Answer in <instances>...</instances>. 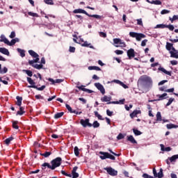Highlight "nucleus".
Here are the masks:
<instances>
[{
	"mask_svg": "<svg viewBox=\"0 0 178 178\" xmlns=\"http://www.w3.org/2000/svg\"><path fill=\"white\" fill-rule=\"evenodd\" d=\"M74 152L76 156H79V155H80V152H79V147L77 146L74 148Z\"/></svg>",
	"mask_w": 178,
	"mask_h": 178,
	"instance_id": "obj_46",
	"label": "nucleus"
},
{
	"mask_svg": "<svg viewBox=\"0 0 178 178\" xmlns=\"http://www.w3.org/2000/svg\"><path fill=\"white\" fill-rule=\"evenodd\" d=\"M24 113H26V111H24V107L20 106L19 111L17 112L16 115L18 116L19 115V116H22V115H24Z\"/></svg>",
	"mask_w": 178,
	"mask_h": 178,
	"instance_id": "obj_19",
	"label": "nucleus"
},
{
	"mask_svg": "<svg viewBox=\"0 0 178 178\" xmlns=\"http://www.w3.org/2000/svg\"><path fill=\"white\" fill-rule=\"evenodd\" d=\"M111 99H112V97L106 96V95H104L103 97L101 98L102 102H107V104L108 102H111Z\"/></svg>",
	"mask_w": 178,
	"mask_h": 178,
	"instance_id": "obj_13",
	"label": "nucleus"
},
{
	"mask_svg": "<svg viewBox=\"0 0 178 178\" xmlns=\"http://www.w3.org/2000/svg\"><path fill=\"white\" fill-rule=\"evenodd\" d=\"M88 69V70H97L98 72L101 71V68L97 66H89Z\"/></svg>",
	"mask_w": 178,
	"mask_h": 178,
	"instance_id": "obj_27",
	"label": "nucleus"
},
{
	"mask_svg": "<svg viewBox=\"0 0 178 178\" xmlns=\"http://www.w3.org/2000/svg\"><path fill=\"white\" fill-rule=\"evenodd\" d=\"M161 15H167V13H170L169 10H162L161 12Z\"/></svg>",
	"mask_w": 178,
	"mask_h": 178,
	"instance_id": "obj_54",
	"label": "nucleus"
},
{
	"mask_svg": "<svg viewBox=\"0 0 178 178\" xmlns=\"http://www.w3.org/2000/svg\"><path fill=\"white\" fill-rule=\"evenodd\" d=\"M95 116L99 119V120H104V118H102V115H99L98 111H94Z\"/></svg>",
	"mask_w": 178,
	"mask_h": 178,
	"instance_id": "obj_35",
	"label": "nucleus"
},
{
	"mask_svg": "<svg viewBox=\"0 0 178 178\" xmlns=\"http://www.w3.org/2000/svg\"><path fill=\"white\" fill-rule=\"evenodd\" d=\"M61 174L63 175V176H66L67 177H72L71 174H67V172H65V170H61Z\"/></svg>",
	"mask_w": 178,
	"mask_h": 178,
	"instance_id": "obj_51",
	"label": "nucleus"
},
{
	"mask_svg": "<svg viewBox=\"0 0 178 178\" xmlns=\"http://www.w3.org/2000/svg\"><path fill=\"white\" fill-rule=\"evenodd\" d=\"M141 114V111L140 110H134L131 114L130 118L131 119H134V118H137L138 115Z\"/></svg>",
	"mask_w": 178,
	"mask_h": 178,
	"instance_id": "obj_11",
	"label": "nucleus"
},
{
	"mask_svg": "<svg viewBox=\"0 0 178 178\" xmlns=\"http://www.w3.org/2000/svg\"><path fill=\"white\" fill-rule=\"evenodd\" d=\"M81 47H86L87 48H93L92 46H91V43H88L87 41H84L83 43H81Z\"/></svg>",
	"mask_w": 178,
	"mask_h": 178,
	"instance_id": "obj_25",
	"label": "nucleus"
},
{
	"mask_svg": "<svg viewBox=\"0 0 178 178\" xmlns=\"http://www.w3.org/2000/svg\"><path fill=\"white\" fill-rule=\"evenodd\" d=\"M176 159H178V154L173 155L169 158L170 162H176Z\"/></svg>",
	"mask_w": 178,
	"mask_h": 178,
	"instance_id": "obj_33",
	"label": "nucleus"
},
{
	"mask_svg": "<svg viewBox=\"0 0 178 178\" xmlns=\"http://www.w3.org/2000/svg\"><path fill=\"white\" fill-rule=\"evenodd\" d=\"M173 47V44L167 42L165 48L168 51H170Z\"/></svg>",
	"mask_w": 178,
	"mask_h": 178,
	"instance_id": "obj_42",
	"label": "nucleus"
},
{
	"mask_svg": "<svg viewBox=\"0 0 178 178\" xmlns=\"http://www.w3.org/2000/svg\"><path fill=\"white\" fill-rule=\"evenodd\" d=\"M33 67L35 69H37L38 70H40V69H42V67H44V65H42V64H35V65H33Z\"/></svg>",
	"mask_w": 178,
	"mask_h": 178,
	"instance_id": "obj_41",
	"label": "nucleus"
},
{
	"mask_svg": "<svg viewBox=\"0 0 178 178\" xmlns=\"http://www.w3.org/2000/svg\"><path fill=\"white\" fill-rule=\"evenodd\" d=\"M1 42H4V44H6L7 45H10V42H9V40L8 38H4L3 39L0 40Z\"/></svg>",
	"mask_w": 178,
	"mask_h": 178,
	"instance_id": "obj_39",
	"label": "nucleus"
},
{
	"mask_svg": "<svg viewBox=\"0 0 178 178\" xmlns=\"http://www.w3.org/2000/svg\"><path fill=\"white\" fill-rule=\"evenodd\" d=\"M158 178H162L163 177V170L162 168L160 169V171L157 174Z\"/></svg>",
	"mask_w": 178,
	"mask_h": 178,
	"instance_id": "obj_43",
	"label": "nucleus"
},
{
	"mask_svg": "<svg viewBox=\"0 0 178 178\" xmlns=\"http://www.w3.org/2000/svg\"><path fill=\"white\" fill-rule=\"evenodd\" d=\"M65 106H66L67 111H69V112L71 113H72V111H73V109H72V107L70 106V105H69V104H65Z\"/></svg>",
	"mask_w": 178,
	"mask_h": 178,
	"instance_id": "obj_61",
	"label": "nucleus"
},
{
	"mask_svg": "<svg viewBox=\"0 0 178 178\" xmlns=\"http://www.w3.org/2000/svg\"><path fill=\"white\" fill-rule=\"evenodd\" d=\"M35 98L36 99H44V97H43L42 96H41V95H36L35 96Z\"/></svg>",
	"mask_w": 178,
	"mask_h": 178,
	"instance_id": "obj_64",
	"label": "nucleus"
},
{
	"mask_svg": "<svg viewBox=\"0 0 178 178\" xmlns=\"http://www.w3.org/2000/svg\"><path fill=\"white\" fill-rule=\"evenodd\" d=\"M173 101H175V98H170L168 103L166 104V106H170V105L172 104V102H173Z\"/></svg>",
	"mask_w": 178,
	"mask_h": 178,
	"instance_id": "obj_50",
	"label": "nucleus"
},
{
	"mask_svg": "<svg viewBox=\"0 0 178 178\" xmlns=\"http://www.w3.org/2000/svg\"><path fill=\"white\" fill-rule=\"evenodd\" d=\"M40 155L44 158H48V156L52 155V152H45L44 153H41Z\"/></svg>",
	"mask_w": 178,
	"mask_h": 178,
	"instance_id": "obj_30",
	"label": "nucleus"
},
{
	"mask_svg": "<svg viewBox=\"0 0 178 178\" xmlns=\"http://www.w3.org/2000/svg\"><path fill=\"white\" fill-rule=\"evenodd\" d=\"M80 123L83 127H92V124L90 123V119L87 118L86 120L81 119Z\"/></svg>",
	"mask_w": 178,
	"mask_h": 178,
	"instance_id": "obj_7",
	"label": "nucleus"
},
{
	"mask_svg": "<svg viewBox=\"0 0 178 178\" xmlns=\"http://www.w3.org/2000/svg\"><path fill=\"white\" fill-rule=\"evenodd\" d=\"M99 154L102 155V156H100V159H102V160L111 159V161H115V159H116L115 156L109 154L108 152H99Z\"/></svg>",
	"mask_w": 178,
	"mask_h": 178,
	"instance_id": "obj_5",
	"label": "nucleus"
},
{
	"mask_svg": "<svg viewBox=\"0 0 178 178\" xmlns=\"http://www.w3.org/2000/svg\"><path fill=\"white\" fill-rule=\"evenodd\" d=\"M10 141H13V137H10L6 138L4 142L7 145H9V144H10Z\"/></svg>",
	"mask_w": 178,
	"mask_h": 178,
	"instance_id": "obj_40",
	"label": "nucleus"
},
{
	"mask_svg": "<svg viewBox=\"0 0 178 178\" xmlns=\"http://www.w3.org/2000/svg\"><path fill=\"white\" fill-rule=\"evenodd\" d=\"M127 56L129 59H133L134 56H136V51H134V49H129L127 51Z\"/></svg>",
	"mask_w": 178,
	"mask_h": 178,
	"instance_id": "obj_10",
	"label": "nucleus"
},
{
	"mask_svg": "<svg viewBox=\"0 0 178 178\" xmlns=\"http://www.w3.org/2000/svg\"><path fill=\"white\" fill-rule=\"evenodd\" d=\"M148 42V40L145 39L141 42V47H145L147 43Z\"/></svg>",
	"mask_w": 178,
	"mask_h": 178,
	"instance_id": "obj_52",
	"label": "nucleus"
},
{
	"mask_svg": "<svg viewBox=\"0 0 178 178\" xmlns=\"http://www.w3.org/2000/svg\"><path fill=\"white\" fill-rule=\"evenodd\" d=\"M29 16H32V17H38V14L33 12H28Z\"/></svg>",
	"mask_w": 178,
	"mask_h": 178,
	"instance_id": "obj_47",
	"label": "nucleus"
},
{
	"mask_svg": "<svg viewBox=\"0 0 178 178\" xmlns=\"http://www.w3.org/2000/svg\"><path fill=\"white\" fill-rule=\"evenodd\" d=\"M152 79L147 75L141 76L138 80V87L142 90H149L152 87Z\"/></svg>",
	"mask_w": 178,
	"mask_h": 178,
	"instance_id": "obj_1",
	"label": "nucleus"
},
{
	"mask_svg": "<svg viewBox=\"0 0 178 178\" xmlns=\"http://www.w3.org/2000/svg\"><path fill=\"white\" fill-rule=\"evenodd\" d=\"M73 13H83V15H86V16H88V17H95V19H99V20H101L102 18H104V16H101L99 15H90L88 14V13H87V11L81 8L74 10Z\"/></svg>",
	"mask_w": 178,
	"mask_h": 178,
	"instance_id": "obj_3",
	"label": "nucleus"
},
{
	"mask_svg": "<svg viewBox=\"0 0 178 178\" xmlns=\"http://www.w3.org/2000/svg\"><path fill=\"white\" fill-rule=\"evenodd\" d=\"M156 122H162V115L161 114V112L158 111L156 115Z\"/></svg>",
	"mask_w": 178,
	"mask_h": 178,
	"instance_id": "obj_26",
	"label": "nucleus"
},
{
	"mask_svg": "<svg viewBox=\"0 0 178 178\" xmlns=\"http://www.w3.org/2000/svg\"><path fill=\"white\" fill-rule=\"evenodd\" d=\"M63 115H65L64 112L57 113L54 115V119H59V118H62V116H63Z\"/></svg>",
	"mask_w": 178,
	"mask_h": 178,
	"instance_id": "obj_29",
	"label": "nucleus"
},
{
	"mask_svg": "<svg viewBox=\"0 0 178 178\" xmlns=\"http://www.w3.org/2000/svg\"><path fill=\"white\" fill-rule=\"evenodd\" d=\"M120 40H121V39H120V38H114L113 42H114V44H120Z\"/></svg>",
	"mask_w": 178,
	"mask_h": 178,
	"instance_id": "obj_59",
	"label": "nucleus"
},
{
	"mask_svg": "<svg viewBox=\"0 0 178 178\" xmlns=\"http://www.w3.org/2000/svg\"><path fill=\"white\" fill-rule=\"evenodd\" d=\"M168 95V93H163V95H159L157 97H159V99L155 101H162V99H165V97Z\"/></svg>",
	"mask_w": 178,
	"mask_h": 178,
	"instance_id": "obj_28",
	"label": "nucleus"
},
{
	"mask_svg": "<svg viewBox=\"0 0 178 178\" xmlns=\"http://www.w3.org/2000/svg\"><path fill=\"white\" fill-rule=\"evenodd\" d=\"M9 37L10 38H15V37H16V33L15 31H12Z\"/></svg>",
	"mask_w": 178,
	"mask_h": 178,
	"instance_id": "obj_63",
	"label": "nucleus"
},
{
	"mask_svg": "<svg viewBox=\"0 0 178 178\" xmlns=\"http://www.w3.org/2000/svg\"><path fill=\"white\" fill-rule=\"evenodd\" d=\"M75 17H77L78 19H79V20L78 21L79 24H81V23H83V16L76 15Z\"/></svg>",
	"mask_w": 178,
	"mask_h": 178,
	"instance_id": "obj_49",
	"label": "nucleus"
},
{
	"mask_svg": "<svg viewBox=\"0 0 178 178\" xmlns=\"http://www.w3.org/2000/svg\"><path fill=\"white\" fill-rule=\"evenodd\" d=\"M106 115L108 116H112V115H113V111H110L109 109L106 110Z\"/></svg>",
	"mask_w": 178,
	"mask_h": 178,
	"instance_id": "obj_62",
	"label": "nucleus"
},
{
	"mask_svg": "<svg viewBox=\"0 0 178 178\" xmlns=\"http://www.w3.org/2000/svg\"><path fill=\"white\" fill-rule=\"evenodd\" d=\"M116 55H123L124 51L122 50H115V51Z\"/></svg>",
	"mask_w": 178,
	"mask_h": 178,
	"instance_id": "obj_56",
	"label": "nucleus"
},
{
	"mask_svg": "<svg viewBox=\"0 0 178 178\" xmlns=\"http://www.w3.org/2000/svg\"><path fill=\"white\" fill-rule=\"evenodd\" d=\"M92 126L94 127V129H97L99 127V122H98V121H95Z\"/></svg>",
	"mask_w": 178,
	"mask_h": 178,
	"instance_id": "obj_48",
	"label": "nucleus"
},
{
	"mask_svg": "<svg viewBox=\"0 0 178 178\" xmlns=\"http://www.w3.org/2000/svg\"><path fill=\"white\" fill-rule=\"evenodd\" d=\"M104 170H106L107 173L110 175V176H118V170L112 168L111 167L104 168Z\"/></svg>",
	"mask_w": 178,
	"mask_h": 178,
	"instance_id": "obj_6",
	"label": "nucleus"
},
{
	"mask_svg": "<svg viewBox=\"0 0 178 178\" xmlns=\"http://www.w3.org/2000/svg\"><path fill=\"white\" fill-rule=\"evenodd\" d=\"M95 86L100 92L102 94V95H105V88H104V86L101 84L100 83H95Z\"/></svg>",
	"mask_w": 178,
	"mask_h": 178,
	"instance_id": "obj_9",
	"label": "nucleus"
},
{
	"mask_svg": "<svg viewBox=\"0 0 178 178\" xmlns=\"http://www.w3.org/2000/svg\"><path fill=\"white\" fill-rule=\"evenodd\" d=\"M133 131L135 136H141V134H143V133L138 131V129H133Z\"/></svg>",
	"mask_w": 178,
	"mask_h": 178,
	"instance_id": "obj_45",
	"label": "nucleus"
},
{
	"mask_svg": "<svg viewBox=\"0 0 178 178\" xmlns=\"http://www.w3.org/2000/svg\"><path fill=\"white\" fill-rule=\"evenodd\" d=\"M27 81L31 84V86H35V82H34L31 78L27 77Z\"/></svg>",
	"mask_w": 178,
	"mask_h": 178,
	"instance_id": "obj_44",
	"label": "nucleus"
},
{
	"mask_svg": "<svg viewBox=\"0 0 178 178\" xmlns=\"http://www.w3.org/2000/svg\"><path fill=\"white\" fill-rule=\"evenodd\" d=\"M124 101H126L125 99H122L120 101H116V102H110L107 103V105H109L111 104L124 105Z\"/></svg>",
	"mask_w": 178,
	"mask_h": 178,
	"instance_id": "obj_14",
	"label": "nucleus"
},
{
	"mask_svg": "<svg viewBox=\"0 0 178 178\" xmlns=\"http://www.w3.org/2000/svg\"><path fill=\"white\" fill-rule=\"evenodd\" d=\"M158 70H159L160 72H162L163 73H165V74H168V76H172L171 71H167L165 68L162 67H159Z\"/></svg>",
	"mask_w": 178,
	"mask_h": 178,
	"instance_id": "obj_16",
	"label": "nucleus"
},
{
	"mask_svg": "<svg viewBox=\"0 0 178 178\" xmlns=\"http://www.w3.org/2000/svg\"><path fill=\"white\" fill-rule=\"evenodd\" d=\"M127 141H129L131 143V144H137V140L134 138V137L132 135L127 136Z\"/></svg>",
	"mask_w": 178,
	"mask_h": 178,
	"instance_id": "obj_17",
	"label": "nucleus"
},
{
	"mask_svg": "<svg viewBox=\"0 0 178 178\" xmlns=\"http://www.w3.org/2000/svg\"><path fill=\"white\" fill-rule=\"evenodd\" d=\"M95 116L99 119V120H104V118H102V115H99L98 111H94Z\"/></svg>",
	"mask_w": 178,
	"mask_h": 178,
	"instance_id": "obj_37",
	"label": "nucleus"
},
{
	"mask_svg": "<svg viewBox=\"0 0 178 178\" xmlns=\"http://www.w3.org/2000/svg\"><path fill=\"white\" fill-rule=\"evenodd\" d=\"M29 88H35V90H38V91H43V90H45V85L42 86L40 88H38L37 86H29Z\"/></svg>",
	"mask_w": 178,
	"mask_h": 178,
	"instance_id": "obj_15",
	"label": "nucleus"
},
{
	"mask_svg": "<svg viewBox=\"0 0 178 178\" xmlns=\"http://www.w3.org/2000/svg\"><path fill=\"white\" fill-rule=\"evenodd\" d=\"M117 138L118 140H123V138H124V135H123L122 134H119L117 136Z\"/></svg>",
	"mask_w": 178,
	"mask_h": 178,
	"instance_id": "obj_55",
	"label": "nucleus"
},
{
	"mask_svg": "<svg viewBox=\"0 0 178 178\" xmlns=\"http://www.w3.org/2000/svg\"><path fill=\"white\" fill-rule=\"evenodd\" d=\"M45 3L47 5H54V2L52 0H44Z\"/></svg>",
	"mask_w": 178,
	"mask_h": 178,
	"instance_id": "obj_57",
	"label": "nucleus"
},
{
	"mask_svg": "<svg viewBox=\"0 0 178 178\" xmlns=\"http://www.w3.org/2000/svg\"><path fill=\"white\" fill-rule=\"evenodd\" d=\"M19 121H13V127L15 129V130H19V125H17Z\"/></svg>",
	"mask_w": 178,
	"mask_h": 178,
	"instance_id": "obj_38",
	"label": "nucleus"
},
{
	"mask_svg": "<svg viewBox=\"0 0 178 178\" xmlns=\"http://www.w3.org/2000/svg\"><path fill=\"white\" fill-rule=\"evenodd\" d=\"M170 57L171 58H175L176 59H178V51L174 52V51H170Z\"/></svg>",
	"mask_w": 178,
	"mask_h": 178,
	"instance_id": "obj_31",
	"label": "nucleus"
},
{
	"mask_svg": "<svg viewBox=\"0 0 178 178\" xmlns=\"http://www.w3.org/2000/svg\"><path fill=\"white\" fill-rule=\"evenodd\" d=\"M17 51L19 52V54H20V56L22 58H24V56H26V51L19 48L17 49Z\"/></svg>",
	"mask_w": 178,
	"mask_h": 178,
	"instance_id": "obj_24",
	"label": "nucleus"
},
{
	"mask_svg": "<svg viewBox=\"0 0 178 178\" xmlns=\"http://www.w3.org/2000/svg\"><path fill=\"white\" fill-rule=\"evenodd\" d=\"M0 52L3 55H7V56H9V50L5 47H0Z\"/></svg>",
	"mask_w": 178,
	"mask_h": 178,
	"instance_id": "obj_18",
	"label": "nucleus"
},
{
	"mask_svg": "<svg viewBox=\"0 0 178 178\" xmlns=\"http://www.w3.org/2000/svg\"><path fill=\"white\" fill-rule=\"evenodd\" d=\"M146 1L148 2V3H151L152 5H162V1L159 0H152V2H151L149 0H146Z\"/></svg>",
	"mask_w": 178,
	"mask_h": 178,
	"instance_id": "obj_21",
	"label": "nucleus"
},
{
	"mask_svg": "<svg viewBox=\"0 0 178 178\" xmlns=\"http://www.w3.org/2000/svg\"><path fill=\"white\" fill-rule=\"evenodd\" d=\"M138 26H143V19H136Z\"/></svg>",
	"mask_w": 178,
	"mask_h": 178,
	"instance_id": "obj_53",
	"label": "nucleus"
},
{
	"mask_svg": "<svg viewBox=\"0 0 178 178\" xmlns=\"http://www.w3.org/2000/svg\"><path fill=\"white\" fill-rule=\"evenodd\" d=\"M167 129H177L178 125H175V124H168L166 125Z\"/></svg>",
	"mask_w": 178,
	"mask_h": 178,
	"instance_id": "obj_32",
	"label": "nucleus"
},
{
	"mask_svg": "<svg viewBox=\"0 0 178 178\" xmlns=\"http://www.w3.org/2000/svg\"><path fill=\"white\" fill-rule=\"evenodd\" d=\"M23 72L27 74L29 77L33 76V72L30 70H23Z\"/></svg>",
	"mask_w": 178,
	"mask_h": 178,
	"instance_id": "obj_34",
	"label": "nucleus"
},
{
	"mask_svg": "<svg viewBox=\"0 0 178 178\" xmlns=\"http://www.w3.org/2000/svg\"><path fill=\"white\" fill-rule=\"evenodd\" d=\"M77 169H79V167H77V166H75L73 168V169L72 170V178L79 177V173L76 172H77Z\"/></svg>",
	"mask_w": 178,
	"mask_h": 178,
	"instance_id": "obj_12",
	"label": "nucleus"
},
{
	"mask_svg": "<svg viewBox=\"0 0 178 178\" xmlns=\"http://www.w3.org/2000/svg\"><path fill=\"white\" fill-rule=\"evenodd\" d=\"M51 165H49V163H44L42 165V170H45V169H47V168H48L49 169H51V170H55V169H56V168H59V166H60V165H62V158L60 157H56V159H53L51 161Z\"/></svg>",
	"mask_w": 178,
	"mask_h": 178,
	"instance_id": "obj_2",
	"label": "nucleus"
},
{
	"mask_svg": "<svg viewBox=\"0 0 178 178\" xmlns=\"http://www.w3.org/2000/svg\"><path fill=\"white\" fill-rule=\"evenodd\" d=\"M157 29H168L170 31H173L175 30V26L172 24L166 25V24H158L156 25Z\"/></svg>",
	"mask_w": 178,
	"mask_h": 178,
	"instance_id": "obj_8",
	"label": "nucleus"
},
{
	"mask_svg": "<svg viewBox=\"0 0 178 178\" xmlns=\"http://www.w3.org/2000/svg\"><path fill=\"white\" fill-rule=\"evenodd\" d=\"M29 54L32 56V58H39L40 55L37 54L35 51L33 50H29Z\"/></svg>",
	"mask_w": 178,
	"mask_h": 178,
	"instance_id": "obj_22",
	"label": "nucleus"
},
{
	"mask_svg": "<svg viewBox=\"0 0 178 178\" xmlns=\"http://www.w3.org/2000/svg\"><path fill=\"white\" fill-rule=\"evenodd\" d=\"M99 34L103 38H106V33H104V32H99Z\"/></svg>",
	"mask_w": 178,
	"mask_h": 178,
	"instance_id": "obj_60",
	"label": "nucleus"
},
{
	"mask_svg": "<svg viewBox=\"0 0 178 178\" xmlns=\"http://www.w3.org/2000/svg\"><path fill=\"white\" fill-rule=\"evenodd\" d=\"M129 35L132 38H136V41H141L143 38H145L146 37L144 33H138L137 32H129Z\"/></svg>",
	"mask_w": 178,
	"mask_h": 178,
	"instance_id": "obj_4",
	"label": "nucleus"
},
{
	"mask_svg": "<svg viewBox=\"0 0 178 178\" xmlns=\"http://www.w3.org/2000/svg\"><path fill=\"white\" fill-rule=\"evenodd\" d=\"M16 99L17 101V106H22V101H23V97H19V96H17Z\"/></svg>",
	"mask_w": 178,
	"mask_h": 178,
	"instance_id": "obj_23",
	"label": "nucleus"
},
{
	"mask_svg": "<svg viewBox=\"0 0 178 178\" xmlns=\"http://www.w3.org/2000/svg\"><path fill=\"white\" fill-rule=\"evenodd\" d=\"M69 51L70 52L74 53L76 52V47L70 46Z\"/></svg>",
	"mask_w": 178,
	"mask_h": 178,
	"instance_id": "obj_58",
	"label": "nucleus"
},
{
	"mask_svg": "<svg viewBox=\"0 0 178 178\" xmlns=\"http://www.w3.org/2000/svg\"><path fill=\"white\" fill-rule=\"evenodd\" d=\"M113 83H116L117 84H120V86H122V87H123V88H129V86H127L126 84H124L123 82L118 80V79H115L113 81Z\"/></svg>",
	"mask_w": 178,
	"mask_h": 178,
	"instance_id": "obj_20",
	"label": "nucleus"
},
{
	"mask_svg": "<svg viewBox=\"0 0 178 178\" xmlns=\"http://www.w3.org/2000/svg\"><path fill=\"white\" fill-rule=\"evenodd\" d=\"M95 116L99 119V120H104V118H102V115H99L98 111H94Z\"/></svg>",
	"mask_w": 178,
	"mask_h": 178,
	"instance_id": "obj_36",
	"label": "nucleus"
}]
</instances>
